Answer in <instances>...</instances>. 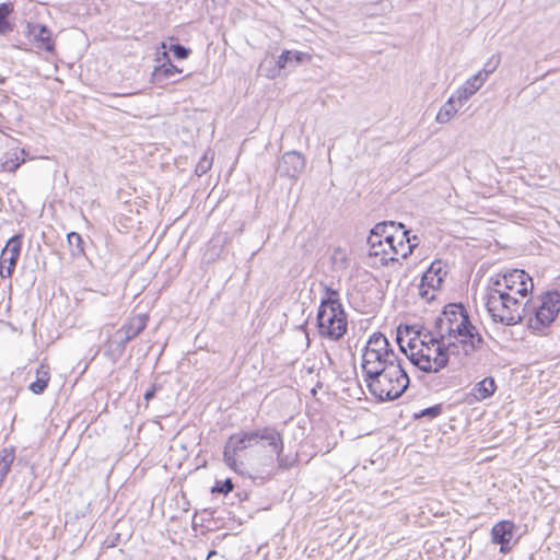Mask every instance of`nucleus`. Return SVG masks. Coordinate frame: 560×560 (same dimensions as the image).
Returning <instances> with one entry per match:
<instances>
[{
	"label": "nucleus",
	"instance_id": "f257e3e1",
	"mask_svg": "<svg viewBox=\"0 0 560 560\" xmlns=\"http://www.w3.org/2000/svg\"><path fill=\"white\" fill-rule=\"evenodd\" d=\"M533 289V279L523 269H511L490 277L483 300L492 320L504 326L521 324L526 316L523 299Z\"/></svg>",
	"mask_w": 560,
	"mask_h": 560
},
{
	"label": "nucleus",
	"instance_id": "f03ea898",
	"mask_svg": "<svg viewBox=\"0 0 560 560\" xmlns=\"http://www.w3.org/2000/svg\"><path fill=\"white\" fill-rule=\"evenodd\" d=\"M407 335L413 334L407 343L408 350L404 347L401 337L397 335V342L409 361L424 373H439L447 366V357L442 353L440 339L436 331L420 327L417 330L411 326H406Z\"/></svg>",
	"mask_w": 560,
	"mask_h": 560
},
{
	"label": "nucleus",
	"instance_id": "7ed1b4c3",
	"mask_svg": "<svg viewBox=\"0 0 560 560\" xmlns=\"http://www.w3.org/2000/svg\"><path fill=\"white\" fill-rule=\"evenodd\" d=\"M273 433H276L280 440H283L282 433L277 428L269 425L247 431L242 430L231 434L223 447V460L225 465L234 472L252 478L242 458V453L256 445H261L264 448H269V452L272 454L271 440L267 439Z\"/></svg>",
	"mask_w": 560,
	"mask_h": 560
},
{
	"label": "nucleus",
	"instance_id": "20e7f679",
	"mask_svg": "<svg viewBox=\"0 0 560 560\" xmlns=\"http://www.w3.org/2000/svg\"><path fill=\"white\" fill-rule=\"evenodd\" d=\"M433 330L440 338L458 336L466 347L480 342L481 335L472 324L470 315L460 302L444 305L441 314L435 317Z\"/></svg>",
	"mask_w": 560,
	"mask_h": 560
},
{
	"label": "nucleus",
	"instance_id": "39448f33",
	"mask_svg": "<svg viewBox=\"0 0 560 560\" xmlns=\"http://www.w3.org/2000/svg\"><path fill=\"white\" fill-rule=\"evenodd\" d=\"M369 393L377 401H393L402 396L410 384V378L402 368V363L397 366L390 365L388 369L378 372H370L369 376L363 377Z\"/></svg>",
	"mask_w": 560,
	"mask_h": 560
},
{
	"label": "nucleus",
	"instance_id": "423d86ee",
	"mask_svg": "<svg viewBox=\"0 0 560 560\" xmlns=\"http://www.w3.org/2000/svg\"><path fill=\"white\" fill-rule=\"evenodd\" d=\"M539 303L533 307L528 318V328L533 331L545 334L557 319L560 312V291L557 289L542 292L538 296Z\"/></svg>",
	"mask_w": 560,
	"mask_h": 560
},
{
	"label": "nucleus",
	"instance_id": "0eeeda50",
	"mask_svg": "<svg viewBox=\"0 0 560 560\" xmlns=\"http://www.w3.org/2000/svg\"><path fill=\"white\" fill-rule=\"evenodd\" d=\"M316 327L319 337L331 341L341 340L348 332V315L345 307L317 308Z\"/></svg>",
	"mask_w": 560,
	"mask_h": 560
},
{
	"label": "nucleus",
	"instance_id": "6e6552de",
	"mask_svg": "<svg viewBox=\"0 0 560 560\" xmlns=\"http://www.w3.org/2000/svg\"><path fill=\"white\" fill-rule=\"evenodd\" d=\"M447 273L448 266L445 261L442 259L433 260L421 277L419 295L428 301L433 300L435 291L442 288Z\"/></svg>",
	"mask_w": 560,
	"mask_h": 560
},
{
	"label": "nucleus",
	"instance_id": "1a4fd4ad",
	"mask_svg": "<svg viewBox=\"0 0 560 560\" xmlns=\"http://www.w3.org/2000/svg\"><path fill=\"white\" fill-rule=\"evenodd\" d=\"M402 360L396 352H371L362 353L361 370L363 377L369 376L370 372L378 370V372L388 369V366H397Z\"/></svg>",
	"mask_w": 560,
	"mask_h": 560
},
{
	"label": "nucleus",
	"instance_id": "9d476101",
	"mask_svg": "<svg viewBox=\"0 0 560 560\" xmlns=\"http://www.w3.org/2000/svg\"><path fill=\"white\" fill-rule=\"evenodd\" d=\"M306 166L304 154L296 150L288 151L278 161L276 172L280 177L296 180Z\"/></svg>",
	"mask_w": 560,
	"mask_h": 560
},
{
	"label": "nucleus",
	"instance_id": "9b49d317",
	"mask_svg": "<svg viewBox=\"0 0 560 560\" xmlns=\"http://www.w3.org/2000/svg\"><path fill=\"white\" fill-rule=\"evenodd\" d=\"M161 55V58L158 57V61H161V63L154 67L151 73V82L160 86L179 82L176 75L180 74L183 69L172 62L168 51L164 50Z\"/></svg>",
	"mask_w": 560,
	"mask_h": 560
},
{
	"label": "nucleus",
	"instance_id": "f8f14e48",
	"mask_svg": "<svg viewBox=\"0 0 560 560\" xmlns=\"http://www.w3.org/2000/svg\"><path fill=\"white\" fill-rule=\"evenodd\" d=\"M436 338L440 339V347L443 348L442 353H444L447 357V364L450 363L451 355H463L465 358L470 357L472 353L479 351L485 343V339L482 336L480 342H475L472 347H466L464 341H462L460 337L458 336L444 338H440L439 336Z\"/></svg>",
	"mask_w": 560,
	"mask_h": 560
},
{
	"label": "nucleus",
	"instance_id": "ddd939ff",
	"mask_svg": "<svg viewBox=\"0 0 560 560\" xmlns=\"http://www.w3.org/2000/svg\"><path fill=\"white\" fill-rule=\"evenodd\" d=\"M516 525L509 520L495 523L491 528V541L500 546V552L505 555L511 551V540L514 537Z\"/></svg>",
	"mask_w": 560,
	"mask_h": 560
},
{
	"label": "nucleus",
	"instance_id": "4468645a",
	"mask_svg": "<svg viewBox=\"0 0 560 560\" xmlns=\"http://www.w3.org/2000/svg\"><path fill=\"white\" fill-rule=\"evenodd\" d=\"M28 37L36 48L46 52H55V40L48 26L44 24H28Z\"/></svg>",
	"mask_w": 560,
	"mask_h": 560
},
{
	"label": "nucleus",
	"instance_id": "2eb2a0df",
	"mask_svg": "<svg viewBox=\"0 0 560 560\" xmlns=\"http://www.w3.org/2000/svg\"><path fill=\"white\" fill-rule=\"evenodd\" d=\"M128 342L130 341L117 329L104 345V357L112 363L118 362L122 358Z\"/></svg>",
	"mask_w": 560,
	"mask_h": 560
},
{
	"label": "nucleus",
	"instance_id": "dca6fc26",
	"mask_svg": "<svg viewBox=\"0 0 560 560\" xmlns=\"http://www.w3.org/2000/svg\"><path fill=\"white\" fill-rule=\"evenodd\" d=\"M268 440H271L270 444L272 445V454L276 455L278 468L280 470H288L298 463V454H283L284 442L283 440H280L276 433H273Z\"/></svg>",
	"mask_w": 560,
	"mask_h": 560
},
{
	"label": "nucleus",
	"instance_id": "f3484780",
	"mask_svg": "<svg viewBox=\"0 0 560 560\" xmlns=\"http://www.w3.org/2000/svg\"><path fill=\"white\" fill-rule=\"evenodd\" d=\"M149 316L147 314H138L129 318L120 328L125 338L129 341L138 337L148 326Z\"/></svg>",
	"mask_w": 560,
	"mask_h": 560
},
{
	"label": "nucleus",
	"instance_id": "a211bd4d",
	"mask_svg": "<svg viewBox=\"0 0 560 560\" xmlns=\"http://www.w3.org/2000/svg\"><path fill=\"white\" fill-rule=\"evenodd\" d=\"M483 83L485 81L481 78V74L477 73L466 80V82L454 93L459 105H464V103L467 102L483 85Z\"/></svg>",
	"mask_w": 560,
	"mask_h": 560
},
{
	"label": "nucleus",
	"instance_id": "6ab92c4d",
	"mask_svg": "<svg viewBox=\"0 0 560 560\" xmlns=\"http://www.w3.org/2000/svg\"><path fill=\"white\" fill-rule=\"evenodd\" d=\"M368 351L371 352H395L393 349L389 340L386 338V336L380 331L373 332L364 346L362 353H368Z\"/></svg>",
	"mask_w": 560,
	"mask_h": 560
},
{
	"label": "nucleus",
	"instance_id": "aec40b11",
	"mask_svg": "<svg viewBox=\"0 0 560 560\" xmlns=\"http://www.w3.org/2000/svg\"><path fill=\"white\" fill-rule=\"evenodd\" d=\"M396 236L395 248H397V252H390L393 254L392 256L400 255L401 258H407L418 246V243H411L410 230H407L406 226H404Z\"/></svg>",
	"mask_w": 560,
	"mask_h": 560
},
{
	"label": "nucleus",
	"instance_id": "412c9836",
	"mask_svg": "<svg viewBox=\"0 0 560 560\" xmlns=\"http://www.w3.org/2000/svg\"><path fill=\"white\" fill-rule=\"evenodd\" d=\"M36 378L28 385V389L35 394H43L48 387L50 381L49 366L47 364H39L35 372Z\"/></svg>",
	"mask_w": 560,
	"mask_h": 560
},
{
	"label": "nucleus",
	"instance_id": "4be33fe9",
	"mask_svg": "<svg viewBox=\"0 0 560 560\" xmlns=\"http://www.w3.org/2000/svg\"><path fill=\"white\" fill-rule=\"evenodd\" d=\"M497 390V384L493 377L488 376L476 383L470 395L478 401L490 398Z\"/></svg>",
	"mask_w": 560,
	"mask_h": 560
},
{
	"label": "nucleus",
	"instance_id": "5701e85b",
	"mask_svg": "<svg viewBox=\"0 0 560 560\" xmlns=\"http://www.w3.org/2000/svg\"><path fill=\"white\" fill-rule=\"evenodd\" d=\"M462 106L463 105H459L458 101L456 100V95L453 94L440 108L435 118L436 121L439 124L448 122L454 117V115L462 108Z\"/></svg>",
	"mask_w": 560,
	"mask_h": 560
},
{
	"label": "nucleus",
	"instance_id": "b1692460",
	"mask_svg": "<svg viewBox=\"0 0 560 560\" xmlns=\"http://www.w3.org/2000/svg\"><path fill=\"white\" fill-rule=\"evenodd\" d=\"M67 243L69 247L70 255L73 259H80L86 257L85 254V241L81 236V234L77 232H69L67 234Z\"/></svg>",
	"mask_w": 560,
	"mask_h": 560
},
{
	"label": "nucleus",
	"instance_id": "393cba45",
	"mask_svg": "<svg viewBox=\"0 0 560 560\" xmlns=\"http://www.w3.org/2000/svg\"><path fill=\"white\" fill-rule=\"evenodd\" d=\"M22 234H14L8 240L0 256L2 262H7V255L12 257L13 260H19L22 249Z\"/></svg>",
	"mask_w": 560,
	"mask_h": 560
},
{
	"label": "nucleus",
	"instance_id": "a878e982",
	"mask_svg": "<svg viewBox=\"0 0 560 560\" xmlns=\"http://www.w3.org/2000/svg\"><path fill=\"white\" fill-rule=\"evenodd\" d=\"M15 459V447L9 446L0 451V487H2Z\"/></svg>",
	"mask_w": 560,
	"mask_h": 560
},
{
	"label": "nucleus",
	"instance_id": "bb28decb",
	"mask_svg": "<svg viewBox=\"0 0 560 560\" xmlns=\"http://www.w3.org/2000/svg\"><path fill=\"white\" fill-rule=\"evenodd\" d=\"M320 285L325 292V296L322 298L318 308H334L343 307L340 294L336 289L320 282Z\"/></svg>",
	"mask_w": 560,
	"mask_h": 560
},
{
	"label": "nucleus",
	"instance_id": "cd10ccee",
	"mask_svg": "<svg viewBox=\"0 0 560 560\" xmlns=\"http://www.w3.org/2000/svg\"><path fill=\"white\" fill-rule=\"evenodd\" d=\"M20 154H25L24 149H22L20 153L18 151L7 153L5 160L0 163L1 171L10 173L15 172L25 162V158H21Z\"/></svg>",
	"mask_w": 560,
	"mask_h": 560
},
{
	"label": "nucleus",
	"instance_id": "c85d7f7f",
	"mask_svg": "<svg viewBox=\"0 0 560 560\" xmlns=\"http://www.w3.org/2000/svg\"><path fill=\"white\" fill-rule=\"evenodd\" d=\"M405 224L395 221H383L378 222L374 225V234H377L387 238L393 234H398L401 229H404Z\"/></svg>",
	"mask_w": 560,
	"mask_h": 560
},
{
	"label": "nucleus",
	"instance_id": "c756f323",
	"mask_svg": "<svg viewBox=\"0 0 560 560\" xmlns=\"http://www.w3.org/2000/svg\"><path fill=\"white\" fill-rule=\"evenodd\" d=\"M258 71L268 79H276L282 75V71L278 68V63L273 57L265 58L260 62Z\"/></svg>",
	"mask_w": 560,
	"mask_h": 560
},
{
	"label": "nucleus",
	"instance_id": "7c9ffc66",
	"mask_svg": "<svg viewBox=\"0 0 560 560\" xmlns=\"http://www.w3.org/2000/svg\"><path fill=\"white\" fill-rule=\"evenodd\" d=\"M444 404H436L427 408L419 410L412 415L413 420H421L427 418L428 420H433L440 417L444 411Z\"/></svg>",
	"mask_w": 560,
	"mask_h": 560
},
{
	"label": "nucleus",
	"instance_id": "2f4dec72",
	"mask_svg": "<svg viewBox=\"0 0 560 560\" xmlns=\"http://www.w3.org/2000/svg\"><path fill=\"white\" fill-rule=\"evenodd\" d=\"M13 7L10 2L0 3V34H7L12 31L9 22V15L12 13Z\"/></svg>",
	"mask_w": 560,
	"mask_h": 560
},
{
	"label": "nucleus",
	"instance_id": "473e14b6",
	"mask_svg": "<svg viewBox=\"0 0 560 560\" xmlns=\"http://www.w3.org/2000/svg\"><path fill=\"white\" fill-rule=\"evenodd\" d=\"M390 250L388 249L387 245L383 243L382 247L378 248H370L369 249V256L378 257L380 261L383 266H387L389 262H397L398 258L395 256H388Z\"/></svg>",
	"mask_w": 560,
	"mask_h": 560
},
{
	"label": "nucleus",
	"instance_id": "72a5a7b5",
	"mask_svg": "<svg viewBox=\"0 0 560 560\" xmlns=\"http://www.w3.org/2000/svg\"><path fill=\"white\" fill-rule=\"evenodd\" d=\"M278 68L281 69L283 74L292 72L295 68L292 62V58L290 56V50L284 49L277 58H275Z\"/></svg>",
	"mask_w": 560,
	"mask_h": 560
},
{
	"label": "nucleus",
	"instance_id": "f704fd0d",
	"mask_svg": "<svg viewBox=\"0 0 560 560\" xmlns=\"http://www.w3.org/2000/svg\"><path fill=\"white\" fill-rule=\"evenodd\" d=\"M234 489V483L231 478H226L224 480H215L214 485L211 487L212 494H229Z\"/></svg>",
	"mask_w": 560,
	"mask_h": 560
},
{
	"label": "nucleus",
	"instance_id": "c9c22d12",
	"mask_svg": "<svg viewBox=\"0 0 560 560\" xmlns=\"http://www.w3.org/2000/svg\"><path fill=\"white\" fill-rule=\"evenodd\" d=\"M500 61V55L491 56L485 63V67L480 71H478L477 74H481V78L483 79V81H486L489 74L493 73L495 69L499 67Z\"/></svg>",
	"mask_w": 560,
	"mask_h": 560
},
{
	"label": "nucleus",
	"instance_id": "e433bc0d",
	"mask_svg": "<svg viewBox=\"0 0 560 560\" xmlns=\"http://www.w3.org/2000/svg\"><path fill=\"white\" fill-rule=\"evenodd\" d=\"M168 51H171L177 60H185L191 54V49L189 47H186L179 43L171 44Z\"/></svg>",
	"mask_w": 560,
	"mask_h": 560
},
{
	"label": "nucleus",
	"instance_id": "4c0bfd02",
	"mask_svg": "<svg viewBox=\"0 0 560 560\" xmlns=\"http://www.w3.org/2000/svg\"><path fill=\"white\" fill-rule=\"evenodd\" d=\"M290 56L292 58L294 68H296L303 63H306V62L311 61V59H312L310 54L299 51V50H290Z\"/></svg>",
	"mask_w": 560,
	"mask_h": 560
},
{
	"label": "nucleus",
	"instance_id": "58836bf2",
	"mask_svg": "<svg viewBox=\"0 0 560 560\" xmlns=\"http://www.w3.org/2000/svg\"><path fill=\"white\" fill-rule=\"evenodd\" d=\"M211 165H212V160L208 159L207 155L205 154L197 163L195 173L198 176H202L210 170Z\"/></svg>",
	"mask_w": 560,
	"mask_h": 560
},
{
	"label": "nucleus",
	"instance_id": "ea45409f",
	"mask_svg": "<svg viewBox=\"0 0 560 560\" xmlns=\"http://www.w3.org/2000/svg\"><path fill=\"white\" fill-rule=\"evenodd\" d=\"M383 237L377 234H374V228L371 229L370 234L368 236V245L370 248H378L383 246Z\"/></svg>",
	"mask_w": 560,
	"mask_h": 560
},
{
	"label": "nucleus",
	"instance_id": "a19ab883",
	"mask_svg": "<svg viewBox=\"0 0 560 560\" xmlns=\"http://www.w3.org/2000/svg\"><path fill=\"white\" fill-rule=\"evenodd\" d=\"M163 386L159 383H153L144 393L143 398L145 402H150L153 398H155L156 393L162 390Z\"/></svg>",
	"mask_w": 560,
	"mask_h": 560
},
{
	"label": "nucleus",
	"instance_id": "79ce46f5",
	"mask_svg": "<svg viewBox=\"0 0 560 560\" xmlns=\"http://www.w3.org/2000/svg\"><path fill=\"white\" fill-rule=\"evenodd\" d=\"M14 272V269L13 267H8L5 265V262H2V260L0 259V277L5 279V278H11L12 275Z\"/></svg>",
	"mask_w": 560,
	"mask_h": 560
},
{
	"label": "nucleus",
	"instance_id": "37998d69",
	"mask_svg": "<svg viewBox=\"0 0 560 560\" xmlns=\"http://www.w3.org/2000/svg\"><path fill=\"white\" fill-rule=\"evenodd\" d=\"M396 240H397L396 234H393V235H390V236H389V237H387V238H383V242H384V244H386V245H387V247H388V249H389L390 252H397V248H395V242H396Z\"/></svg>",
	"mask_w": 560,
	"mask_h": 560
},
{
	"label": "nucleus",
	"instance_id": "c03bdc74",
	"mask_svg": "<svg viewBox=\"0 0 560 560\" xmlns=\"http://www.w3.org/2000/svg\"><path fill=\"white\" fill-rule=\"evenodd\" d=\"M16 264H18V260H13L12 257L7 255V262H5V265L8 267H11V265H12L13 269L15 270Z\"/></svg>",
	"mask_w": 560,
	"mask_h": 560
},
{
	"label": "nucleus",
	"instance_id": "a18cd8bd",
	"mask_svg": "<svg viewBox=\"0 0 560 560\" xmlns=\"http://www.w3.org/2000/svg\"><path fill=\"white\" fill-rule=\"evenodd\" d=\"M410 241H411V243H418L419 244V238H418L417 235L410 236Z\"/></svg>",
	"mask_w": 560,
	"mask_h": 560
},
{
	"label": "nucleus",
	"instance_id": "49530a36",
	"mask_svg": "<svg viewBox=\"0 0 560 560\" xmlns=\"http://www.w3.org/2000/svg\"><path fill=\"white\" fill-rule=\"evenodd\" d=\"M212 1H213V3L219 4V5H222L226 2V0H212Z\"/></svg>",
	"mask_w": 560,
	"mask_h": 560
},
{
	"label": "nucleus",
	"instance_id": "de8ad7c7",
	"mask_svg": "<svg viewBox=\"0 0 560 560\" xmlns=\"http://www.w3.org/2000/svg\"><path fill=\"white\" fill-rule=\"evenodd\" d=\"M217 553L215 550H210L208 556H207V559H209L210 557L214 556Z\"/></svg>",
	"mask_w": 560,
	"mask_h": 560
},
{
	"label": "nucleus",
	"instance_id": "09e8293b",
	"mask_svg": "<svg viewBox=\"0 0 560 560\" xmlns=\"http://www.w3.org/2000/svg\"><path fill=\"white\" fill-rule=\"evenodd\" d=\"M237 495H238L240 500H243V499H246V498H247V494H246V493H245V494L237 493Z\"/></svg>",
	"mask_w": 560,
	"mask_h": 560
},
{
	"label": "nucleus",
	"instance_id": "8fccbe9b",
	"mask_svg": "<svg viewBox=\"0 0 560 560\" xmlns=\"http://www.w3.org/2000/svg\"><path fill=\"white\" fill-rule=\"evenodd\" d=\"M237 495H238L240 500H243V499H246V498H247V494H246V493H245V494L237 493Z\"/></svg>",
	"mask_w": 560,
	"mask_h": 560
},
{
	"label": "nucleus",
	"instance_id": "3c124183",
	"mask_svg": "<svg viewBox=\"0 0 560 560\" xmlns=\"http://www.w3.org/2000/svg\"><path fill=\"white\" fill-rule=\"evenodd\" d=\"M311 393H312V395H313V396H315V395H316V393H317L316 387L312 388Z\"/></svg>",
	"mask_w": 560,
	"mask_h": 560
},
{
	"label": "nucleus",
	"instance_id": "603ef678",
	"mask_svg": "<svg viewBox=\"0 0 560 560\" xmlns=\"http://www.w3.org/2000/svg\"><path fill=\"white\" fill-rule=\"evenodd\" d=\"M116 542V539H113V542L109 545L110 547H114Z\"/></svg>",
	"mask_w": 560,
	"mask_h": 560
},
{
	"label": "nucleus",
	"instance_id": "864d4df0",
	"mask_svg": "<svg viewBox=\"0 0 560 560\" xmlns=\"http://www.w3.org/2000/svg\"><path fill=\"white\" fill-rule=\"evenodd\" d=\"M116 542V539H113V542L109 545L110 547H114Z\"/></svg>",
	"mask_w": 560,
	"mask_h": 560
},
{
	"label": "nucleus",
	"instance_id": "5fc2aeb1",
	"mask_svg": "<svg viewBox=\"0 0 560 560\" xmlns=\"http://www.w3.org/2000/svg\"><path fill=\"white\" fill-rule=\"evenodd\" d=\"M162 48L166 49V44L164 42L162 43Z\"/></svg>",
	"mask_w": 560,
	"mask_h": 560
}]
</instances>
